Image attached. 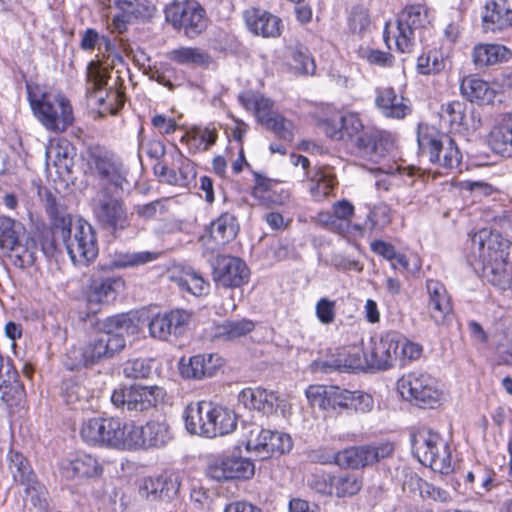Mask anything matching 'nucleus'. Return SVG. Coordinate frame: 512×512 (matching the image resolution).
<instances>
[{
	"mask_svg": "<svg viewBox=\"0 0 512 512\" xmlns=\"http://www.w3.org/2000/svg\"><path fill=\"white\" fill-rule=\"evenodd\" d=\"M413 453L420 463L441 474L453 470L451 450L442 436L427 427H421L411 435Z\"/></svg>",
	"mask_w": 512,
	"mask_h": 512,
	"instance_id": "obj_5",
	"label": "nucleus"
},
{
	"mask_svg": "<svg viewBox=\"0 0 512 512\" xmlns=\"http://www.w3.org/2000/svg\"><path fill=\"white\" fill-rule=\"evenodd\" d=\"M244 19L248 30L264 38H276L281 34V19L272 13L251 8L245 11Z\"/></svg>",
	"mask_w": 512,
	"mask_h": 512,
	"instance_id": "obj_27",
	"label": "nucleus"
},
{
	"mask_svg": "<svg viewBox=\"0 0 512 512\" xmlns=\"http://www.w3.org/2000/svg\"><path fill=\"white\" fill-rule=\"evenodd\" d=\"M205 405H211V402L199 401L187 406L184 418L186 429L189 433L202 436V432L199 431L198 426L206 424V414L204 415L203 412ZM201 429L203 428L200 427V430Z\"/></svg>",
	"mask_w": 512,
	"mask_h": 512,
	"instance_id": "obj_50",
	"label": "nucleus"
},
{
	"mask_svg": "<svg viewBox=\"0 0 512 512\" xmlns=\"http://www.w3.org/2000/svg\"><path fill=\"white\" fill-rule=\"evenodd\" d=\"M486 32L502 31L512 26V8L507 0H490L482 16Z\"/></svg>",
	"mask_w": 512,
	"mask_h": 512,
	"instance_id": "obj_33",
	"label": "nucleus"
},
{
	"mask_svg": "<svg viewBox=\"0 0 512 512\" xmlns=\"http://www.w3.org/2000/svg\"><path fill=\"white\" fill-rule=\"evenodd\" d=\"M133 330V322L126 315L108 318L98 330V358L119 353L125 347V336Z\"/></svg>",
	"mask_w": 512,
	"mask_h": 512,
	"instance_id": "obj_11",
	"label": "nucleus"
},
{
	"mask_svg": "<svg viewBox=\"0 0 512 512\" xmlns=\"http://www.w3.org/2000/svg\"><path fill=\"white\" fill-rule=\"evenodd\" d=\"M306 398L312 407L331 413L349 410L350 390L335 385L314 384L305 391Z\"/></svg>",
	"mask_w": 512,
	"mask_h": 512,
	"instance_id": "obj_13",
	"label": "nucleus"
},
{
	"mask_svg": "<svg viewBox=\"0 0 512 512\" xmlns=\"http://www.w3.org/2000/svg\"><path fill=\"white\" fill-rule=\"evenodd\" d=\"M126 174L123 163L115 155L98 156V193H123V185L128 183Z\"/></svg>",
	"mask_w": 512,
	"mask_h": 512,
	"instance_id": "obj_16",
	"label": "nucleus"
},
{
	"mask_svg": "<svg viewBox=\"0 0 512 512\" xmlns=\"http://www.w3.org/2000/svg\"><path fill=\"white\" fill-rule=\"evenodd\" d=\"M417 142L422 155L445 171L457 169L462 153L454 139L428 124H419Z\"/></svg>",
	"mask_w": 512,
	"mask_h": 512,
	"instance_id": "obj_3",
	"label": "nucleus"
},
{
	"mask_svg": "<svg viewBox=\"0 0 512 512\" xmlns=\"http://www.w3.org/2000/svg\"><path fill=\"white\" fill-rule=\"evenodd\" d=\"M24 395L19 375L9 359L0 355V399L8 406L17 405Z\"/></svg>",
	"mask_w": 512,
	"mask_h": 512,
	"instance_id": "obj_28",
	"label": "nucleus"
},
{
	"mask_svg": "<svg viewBox=\"0 0 512 512\" xmlns=\"http://www.w3.org/2000/svg\"><path fill=\"white\" fill-rule=\"evenodd\" d=\"M239 401L247 408L257 410L264 415L273 414L283 400L273 392L263 388H247L239 394Z\"/></svg>",
	"mask_w": 512,
	"mask_h": 512,
	"instance_id": "obj_31",
	"label": "nucleus"
},
{
	"mask_svg": "<svg viewBox=\"0 0 512 512\" xmlns=\"http://www.w3.org/2000/svg\"><path fill=\"white\" fill-rule=\"evenodd\" d=\"M263 125L272 130L281 139L292 141L294 135V124L279 113L272 115Z\"/></svg>",
	"mask_w": 512,
	"mask_h": 512,
	"instance_id": "obj_52",
	"label": "nucleus"
},
{
	"mask_svg": "<svg viewBox=\"0 0 512 512\" xmlns=\"http://www.w3.org/2000/svg\"><path fill=\"white\" fill-rule=\"evenodd\" d=\"M494 472L489 468L476 465L465 476V484L477 495L488 493L494 486Z\"/></svg>",
	"mask_w": 512,
	"mask_h": 512,
	"instance_id": "obj_46",
	"label": "nucleus"
},
{
	"mask_svg": "<svg viewBox=\"0 0 512 512\" xmlns=\"http://www.w3.org/2000/svg\"><path fill=\"white\" fill-rule=\"evenodd\" d=\"M163 485L160 481V475L155 477H147L143 480L140 487V494L149 501H163V493L161 489Z\"/></svg>",
	"mask_w": 512,
	"mask_h": 512,
	"instance_id": "obj_61",
	"label": "nucleus"
},
{
	"mask_svg": "<svg viewBox=\"0 0 512 512\" xmlns=\"http://www.w3.org/2000/svg\"><path fill=\"white\" fill-rule=\"evenodd\" d=\"M28 89L31 108L41 124L51 132H63L73 122L70 101L62 94L43 93L38 95Z\"/></svg>",
	"mask_w": 512,
	"mask_h": 512,
	"instance_id": "obj_6",
	"label": "nucleus"
},
{
	"mask_svg": "<svg viewBox=\"0 0 512 512\" xmlns=\"http://www.w3.org/2000/svg\"><path fill=\"white\" fill-rule=\"evenodd\" d=\"M444 67L443 61L438 57L437 53L429 52L418 58L417 69L421 74L438 73Z\"/></svg>",
	"mask_w": 512,
	"mask_h": 512,
	"instance_id": "obj_62",
	"label": "nucleus"
},
{
	"mask_svg": "<svg viewBox=\"0 0 512 512\" xmlns=\"http://www.w3.org/2000/svg\"><path fill=\"white\" fill-rule=\"evenodd\" d=\"M124 286L120 278H107L98 286V303H110L116 299V295Z\"/></svg>",
	"mask_w": 512,
	"mask_h": 512,
	"instance_id": "obj_58",
	"label": "nucleus"
},
{
	"mask_svg": "<svg viewBox=\"0 0 512 512\" xmlns=\"http://www.w3.org/2000/svg\"><path fill=\"white\" fill-rule=\"evenodd\" d=\"M466 104L462 101H451L442 105L440 111L441 121L447 124L452 131L460 132L467 129Z\"/></svg>",
	"mask_w": 512,
	"mask_h": 512,
	"instance_id": "obj_44",
	"label": "nucleus"
},
{
	"mask_svg": "<svg viewBox=\"0 0 512 512\" xmlns=\"http://www.w3.org/2000/svg\"><path fill=\"white\" fill-rule=\"evenodd\" d=\"M462 95L470 102L489 103L494 98V91L484 80L475 76L465 77L460 85Z\"/></svg>",
	"mask_w": 512,
	"mask_h": 512,
	"instance_id": "obj_41",
	"label": "nucleus"
},
{
	"mask_svg": "<svg viewBox=\"0 0 512 512\" xmlns=\"http://www.w3.org/2000/svg\"><path fill=\"white\" fill-rule=\"evenodd\" d=\"M133 423L121 419L104 418L98 427V444L116 449H134Z\"/></svg>",
	"mask_w": 512,
	"mask_h": 512,
	"instance_id": "obj_18",
	"label": "nucleus"
},
{
	"mask_svg": "<svg viewBox=\"0 0 512 512\" xmlns=\"http://www.w3.org/2000/svg\"><path fill=\"white\" fill-rule=\"evenodd\" d=\"M151 369L150 360L143 358L129 359L123 364V374L128 379H146Z\"/></svg>",
	"mask_w": 512,
	"mask_h": 512,
	"instance_id": "obj_53",
	"label": "nucleus"
},
{
	"mask_svg": "<svg viewBox=\"0 0 512 512\" xmlns=\"http://www.w3.org/2000/svg\"><path fill=\"white\" fill-rule=\"evenodd\" d=\"M490 145L495 153L503 157H512V119L491 130Z\"/></svg>",
	"mask_w": 512,
	"mask_h": 512,
	"instance_id": "obj_45",
	"label": "nucleus"
},
{
	"mask_svg": "<svg viewBox=\"0 0 512 512\" xmlns=\"http://www.w3.org/2000/svg\"><path fill=\"white\" fill-rule=\"evenodd\" d=\"M166 391L157 385H131L115 390L111 402L115 406H124L131 412H145L163 403Z\"/></svg>",
	"mask_w": 512,
	"mask_h": 512,
	"instance_id": "obj_10",
	"label": "nucleus"
},
{
	"mask_svg": "<svg viewBox=\"0 0 512 512\" xmlns=\"http://www.w3.org/2000/svg\"><path fill=\"white\" fill-rule=\"evenodd\" d=\"M170 279L178 285L180 290L186 291L193 296L200 297L209 292V282L191 268L174 269L171 271Z\"/></svg>",
	"mask_w": 512,
	"mask_h": 512,
	"instance_id": "obj_34",
	"label": "nucleus"
},
{
	"mask_svg": "<svg viewBox=\"0 0 512 512\" xmlns=\"http://www.w3.org/2000/svg\"><path fill=\"white\" fill-rule=\"evenodd\" d=\"M165 16L168 23L183 34L194 39L201 35L209 24L205 9L196 0L176 1L167 6Z\"/></svg>",
	"mask_w": 512,
	"mask_h": 512,
	"instance_id": "obj_9",
	"label": "nucleus"
},
{
	"mask_svg": "<svg viewBox=\"0 0 512 512\" xmlns=\"http://www.w3.org/2000/svg\"><path fill=\"white\" fill-rule=\"evenodd\" d=\"M166 57L179 65L207 67L212 62V57L202 48L181 46L167 52Z\"/></svg>",
	"mask_w": 512,
	"mask_h": 512,
	"instance_id": "obj_39",
	"label": "nucleus"
},
{
	"mask_svg": "<svg viewBox=\"0 0 512 512\" xmlns=\"http://www.w3.org/2000/svg\"><path fill=\"white\" fill-rule=\"evenodd\" d=\"M341 139L354 144L372 161L378 162L392 148L393 142L379 130L365 129L356 113H347L340 118Z\"/></svg>",
	"mask_w": 512,
	"mask_h": 512,
	"instance_id": "obj_4",
	"label": "nucleus"
},
{
	"mask_svg": "<svg viewBox=\"0 0 512 512\" xmlns=\"http://www.w3.org/2000/svg\"><path fill=\"white\" fill-rule=\"evenodd\" d=\"M483 262V274L489 283L502 290L512 282V243L498 232L483 228L471 238Z\"/></svg>",
	"mask_w": 512,
	"mask_h": 512,
	"instance_id": "obj_2",
	"label": "nucleus"
},
{
	"mask_svg": "<svg viewBox=\"0 0 512 512\" xmlns=\"http://www.w3.org/2000/svg\"><path fill=\"white\" fill-rule=\"evenodd\" d=\"M122 194L98 193V224L111 236H115L117 230H123L127 226V212Z\"/></svg>",
	"mask_w": 512,
	"mask_h": 512,
	"instance_id": "obj_15",
	"label": "nucleus"
},
{
	"mask_svg": "<svg viewBox=\"0 0 512 512\" xmlns=\"http://www.w3.org/2000/svg\"><path fill=\"white\" fill-rule=\"evenodd\" d=\"M292 446V439L288 434L271 431L269 443L266 444L264 459L268 458L274 453L283 454L289 452L292 449Z\"/></svg>",
	"mask_w": 512,
	"mask_h": 512,
	"instance_id": "obj_56",
	"label": "nucleus"
},
{
	"mask_svg": "<svg viewBox=\"0 0 512 512\" xmlns=\"http://www.w3.org/2000/svg\"><path fill=\"white\" fill-rule=\"evenodd\" d=\"M116 3L121 13L113 15L112 26L118 33L124 32L128 23L149 18L155 11L149 0L116 1Z\"/></svg>",
	"mask_w": 512,
	"mask_h": 512,
	"instance_id": "obj_30",
	"label": "nucleus"
},
{
	"mask_svg": "<svg viewBox=\"0 0 512 512\" xmlns=\"http://www.w3.org/2000/svg\"><path fill=\"white\" fill-rule=\"evenodd\" d=\"M239 232V224L236 217L228 212L222 213L211 222L209 227L210 237L217 246H223L232 241Z\"/></svg>",
	"mask_w": 512,
	"mask_h": 512,
	"instance_id": "obj_37",
	"label": "nucleus"
},
{
	"mask_svg": "<svg viewBox=\"0 0 512 512\" xmlns=\"http://www.w3.org/2000/svg\"><path fill=\"white\" fill-rule=\"evenodd\" d=\"M191 320V313L183 309H175L154 315L148 322V331L152 338L168 340L170 336L184 333Z\"/></svg>",
	"mask_w": 512,
	"mask_h": 512,
	"instance_id": "obj_17",
	"label": "nucleus"
},
{
	"mask_svg": "<svg viewBox=\"0 0 512 512\" xmlns=\"http://www.w3.org/2000/svg\"><path fill=\"white\" fill-rule=\"evenodd\" d=\"M374 401L371 395L362 391H350L349 410L367 413L372 410Z\"/></svg>",
	"mask_w": 512,
	"mask_h": 512,
	"instance_id": "obj_64",
	"label": "nucleus"
},
{
	"mask_svg": "<svg viewBox=\"0 0 512 512\" xmlns=\"http://www.w3.org/2000/svg\"><path fill=\"white\" fill-rule=\"evenodd\" d=\"M223 365V359L216 353L197 354L189 358L188 362L182 359L179 370L186 379L201 380L213 376Z\"/></svg>",
	"mask_w": 512,
	"mask_h": 512,
	"instance_id": "obj_25",
	"label": "nucleus"
},
{
	"mask_svg": "<svg viewBox=\"0 0 512 512\" xmlns=\"http://www.w3.org/2000/svg\"><path fill=\"white\" fill-rule=\"evenodd\" d=\"M397 390L403 400L423 409L438 407L444 398L443 390L436 378L423 371L403 375L397 381Z\"/></svg>",
	"mask_w": 512,
	"mask_h": 512,
	"instance_id": "obj_7",
	"label": "nucleus"
},
{
	"mask_svg": "<svg viewBox=\"0 0 512 512\" xmlns=\"http://www.w3.org/2000/svg\"><path fill=\"white\" fill-rule=\"evenodd\" d=\"M245 105L253 106L255 116L257 120L262 124H264L272 115H275L277 113L272 110L273 101L262 95H256L252 98L247 99Z\"/></svg>",
	"mask_w": 512,
	"mask_h": 512,
	"instance_id": "obj_55",
	"label": "nucleus"
},
{
	"mask_svg": "<svg viewBox=\"0 0 512 512\" xmlns=\"http://www.w3.org/2000/svg\"><path fill=\"white\" fill-rule=\"evenodd\" d=\"M344 351L349 370L370 369L367 346L352 347Z\"/></svg>",
	"mask_w": 512,
	"mask_h": 512,
	"instance_id": "obj_57",
	"label": "nucleus"
},
{
	"mask_svg": "<svg viewBox=\"0 0 512 512\" xmlns=\"http://www.w3.org/2000/svg\"><path fill=\"white\" fill-rule=\"evenodd\" d=\"M95 355L96 345L93 343L81 347H74L67 353L64 366L70 371L81 367H91L94 365Z\"/></svg>",
	"mask_w": 512,
	"mask_h": 512,
	"instance_id": "obj_48",
	"label": "nucleus"
},
{
	"mask_svg": "<svg viewBox=\"0 0 512 512\" xmlns=\"http://www.w3.org/2000/svg\"><path fill=\"white\" fill-rule=\"evenodd\" d=\"M410 482L418 487L420 495L423 498H429L439 502H447L450 499L448 491L440 487H436L416 475L410 477Z\"/></svg>",
	"mask_w": 512,
	"mask_h": 512,
	"instance_id": "obj_54",
	"label": "nucleus"
},
{
	"mask_svg": "<svg viewBox=\"0 0 512 512\" xmlns=\"http://www.w3.org/2000/svg\"><path fill=\"white\" fill-rule=\"evenodd\" d=\"M218 133L215 128L194 126L185 132L181 141L186 143L192 154L205 152L217 141Z\"/></svg>",
	"mask_w": 512,
	"mask_h": 512,
	"instance_id": "obj_36",
	"label": "nucleus"
},
{
	"mask_svg": "<svg viewBox=\"0 0 512 512\" xmlns=\"http://www.w3.org/2000/svg\"><path fill=\"white\" fill-rule=\"evenodd\" d=\"M46 168L49 173L54 172L63 180H69L74 165L75 149L65 139L51 141L46 147Z\"/></svg>",
	"mask_w": 512,
	"mask_h": 512,
	"instance_id": "obj_21",
	"label": "nucleus"
},
{
	"mask_svg": "<svg viewBox=\"0 0 512 512\" xmlns=\"http://www.w3.org/2000/svg\"><path fill=\"white\" fill-rule=\"evenodd\" d=\"M510 56V50L499 44H478L472 51L473 63L479 68L507 61Z\"/></svg>",
	"mask_w": 512,
	"mask_h": 512,
	"instance_id": "obj_38",
	"label": "nucleus"
},
{
	"mask_svg": "<svg viewBox=\"0 0 512 512\" xmlns=\"http://www.w3.org/2000/svg\"><path fill=\"white\" fill-rule=\"evenodd\" d=\"M249 269L238 257L218 256L214 265L215 282L225 288L240 287L248 281Z\"/></svg>",
	"mask_w": 512,
	"mask_h": 512,
	"instance_id": "obj_20",
	"label": "nucleus"
},
{
	"mask_svg": "<svg viewBox=\"0 0 512 512\" xmlns=\"http://www.w3.org/2000/svg\"><path fill=\"white\" fill-rule=\"evenodd\" d=\"M23 226L13 219L5 216L0 217V249L14 251L19 247V236Z\"/></svg>",
	"mask_w": 512,
	"mask_h": 512,
	"instance_id": "obj_49",
	"label": "nucleus"
},
{
	"mask_svg": "<svg viewBox=\"0 0 512 512\" xmlns=\"http://www.w3.org/2000/svg\"><path fill=\"white\" fill-rule=\"evenodd\" d=\"M428 23L426 9L422 5H410L399 14L396 24L387 23L384 29V41L391 49L390 38L394 39L396 49L402 53L410 52L415 44V31Z\"/></svg>",
	"mask_w": 512,
	"mask_h": 512,
	"instance_id": "obj_8",
	"label": "nucleus"
},
{
	"mask_svg": "<svg viewBox=\"0 0 512 512\" xmlns=\"http://www.w3.org/2000/svg\"><path fill=\"white\" fill-rule=\"evenodd\" d=\"M375 105L383 116L392 119H403L412 111L410 100L398 94L392 87L377 89Z\"/></svg>",
	"mask_w": 512,
	"mask_h": 512,
	"instance_id": "obj_26",
	"label": "nucleus"
},
{
	"mask_svg": "<svg viewBox=\"0 0 512 512\" xmlns=\"http://www.w3.org/2000/svg\"><path fill=\"white\" fill-rule=\"evenodd\" d=\"M362 478L353 473H343L329 477V488L322 492L337 497H349L356 495L362 488Z\"/></svg>",
	"mask_w": 512,
	"mask_h": 512,
	"instance_id": "obj_40",
	"label": "nucleus"
},
{
	"mask_svg": "<svg viewBox=\"0 0 512 512\" xmlns=\"http://www.w3.org/2000/svg\"><path fill=\"white\" fill-rule=\"evenodd\" d=\"M118 76L114 79L105 76L98 60V117H102L107 113L116 115L123 107L125 99L124 94L116 89L118 84Z\"/></svg>",
	"mask_w": 512,
	"mask_h": 512,
	"instance_id": "obj_23",
	"label": "nucleus"
},
{
	"mask_svg": "<svg viewBox=\"0 0 512 512\" xmlns=\"http://www.w3.org/2000/svg\"><path fill=\"white\" fill-rule=\"evenodd\" d=\"M315 313L321 324L333 323L336 318V302L326 297L319 299L315 305Z\"/></svg>",
	"mask_w": 512,
	"mask_h": 512,
	"instance_id": "obj_59",
	"label": "nucleus"
},
{
	"mask_svg": "<svg viewBox=\"0 0 512 512\" xmlns=\"http://www.w3.org/2000/svg\"><path fill=\"white\" fill-rule=\"evenodd\" d=\"M134 449L163 447L171 439L169 425L165 421H149L144 426L133 424Z\"/></svg>",
	"mask_w": 512,
	"mask_h": 512,
	"instance_id": "obj_24",
	"label": "nucleus"
},
{
	"mask_svg": "<svg viewBox=\"0 0 512 512\" xmlns=\"http://www.w3.org/2000/svg\"><path fill=\"white\" fill-rule=\"evenodd\" d=\"M62 474L67 479L76 477H92L96 473V458L84 454L75 460L63 463Z\"/></svg>",
	"mask_w": 512,
	"mask_h": 512,
	"instance_id": "obj_47",
	"label": "nucleus"
},
{
	"mask_svg": "<svg viewBox=\"0 0 512 512\" xmlns=\"http://www.w3.org/2000/svg\"><path fill=\"white\" fill-rule=\"evenodd\" d=\"M243 437L245 438L246 449L249 452L257 453L261 459H264L266 444L269 443L271 431L258 424L248 423L243 426Z\"/></svg>",
	"mask_w": 512,
	"mask_h": 512,
	"instance_id": "obj_42",
	"label": "nucleus"
},
{
	"mask_svg": "<svg viewBox=\"0 0 512 512\" xmlns=\"http://www.w3.org/2000/svg\"><path fill=\"white\" fill-rule=\"evenodd\" d=\"M402 335L390 331L379 339L371 338L367 346L370 369L386 370L399 358Z\"/></svg>",
	"mask_w": 512,
	"mask_h": 512,
	"instance_id": "obj_14",
	"label": "nucleus"
},
{
	"mask_svg": "<svg viewBox=\"0 0 512 512\" xmlns=\"http://www.w3.org/2000/svg\"><path fill=\"white\" fill-rule=\"evenodd\" d=\"M255 323L249 319L226 320L211 327L208 336L215 341H231L253 331Z\"/></svg>",
	"mask_w": 512,
	"mask_h": 512,
	"instance_id": "obj_35",
	"label": "nucleus"
},
{
	"mask_svg": "<svg viewBox=\"0 0 512 512\" xmlns=\"http://www.w3.org/2000/svg\"><path fill=\"white\" fill-rule=\"evenodd\" d=\"M427 290V311L430 318L436 323L441 324L452 311L450 296L446 287L439 281L429 279L426 281Z\"/></svg>",
	"mask_w": 512,
	"mask_h": 512,
	"instance_id": "obj_29",
	"label": "nucleus"
},
{
	"mask_svg": "<svg viewBox=\"0 0 512 512\" xmlns=\"http://www.w3.org/2000/svg\"><path fill=\"white\" fill-rule=\"evenodd\" d=\"M337 184L336 176L329 167H318L307 173L308 190L316 202H322L331 196Z\"/></svg>",
	"mask_w": 512,
	"mask_h": 512,
	"instance_id": "obj_32",
	"label": "nucleus"
},
{
	"mask_svg": "<svg viewBox=\"0 0 512 512\" xmlns=\"http://www.w3.org/2000/svg\"><path fill=\"white\" fill-rule=\"evenodd\" d=\"M275 186H279L278 181L257 174L252 196L258 201H271L269 192H271V189Z\"/></svg>",
	"mask_w": 512,
	"mask_h": 512,
	"instance_id": "obj_63",
	"label": "nucleus"
},
{
	"mask_svg": "<svg viewBox=\"0 0 512 512\" xmlns=\"http://www.w3.org/2000/svg\"><path fill=\"white\" fill-rule=\"evenodd\" d=\"M24 494L25 500L30 501L34 507L40 510L46 509L48 492L38 478L24 485Z\"/></svg>",
	"mask_w": 512,
	"mask_h": 512,
	"instance_id": "obj_51",
	"label": "nucleus"
},
{
	"mask_svg": "<svg viewBox=\"0 0 512 512\" xmlns=\"http://www.w3.org/2000/svg\"><path fill=\"white\" fill-rule=\"evenodd\" d=\"M7 460L8 470L14 482L24 486L37 478L29 461L23 454L10 450Z\"/></svg>",
	"mask_w": 512,
	"mask_h": 512,
	"instance_id": "obj_43",
	"label": "nucleus"
},
{
	"mask_svg": "<svg viewBox=\"0 0 512 512\" xmlns=\"http://www.w3.org/2000/svg\"><path fill=\"white\" fill-rule=\"evenodd\" d=\"M394 446L390 442H382L375 445L353 446L339 451L335 454L337 465L360 469L372 466L382 459L392 455Z\"/></svg>",
	"mask_w": 512,
	"mask_h": 512,
	"instance_id": "obj_12",
	"label": "nucleus"
},
{
	"mask_svg": "<svg viewBox=\"0 0 512 512\" xmlns=\"http://www.w3.org/2000/svg\"><path fill=\"white\" fill-rule=\"evenodd\" d=\"M204 414L206 413V424L202 426L200 431L202 436L213 438L232 433L237 427V416L234 411L227 407L214 405H205ZM201 426H198L200 429Z\"/></svg>",
	"mask_w": 512,
	"mask_h": 512,
	"instance_id": "obj_22",
	"label": "nucleus"
},
{
	"mask_svg": "<svg viewBox=\"0 0 512 512\" xmlns=\"http://www.w3.org/2000/svg\"><path fill=\"white\" fill-rule=\"evenodd\" d=\"M292 66L302 74H313L315 64L307 50L293 49L291 51Z\"/></svg>",
	"mask_w": 512,
	"mask_h": 512,
	"instance_id": "obj_60",
	"label": "nucleus"
},
{
	"mask_svg": "<svg viewBox=\"0 0 512 512\" xmlns=\"http://www.w3.org/2000/svg\"><path fill=\"white\" fill-rule=\"evenodd\" d=\"M255 473L254 463L244 457H226L211 463L207 475L217 481L247 480Z\"/></svg>",
	"mask_w": 512,
	"mask_h": 512,
	"instance_id": "obj_19",
	"label": "nucleus"
},
{
	"mask_svg": "<svg viewBox=\"0 0 512 512\" xmlns=\"http://www.w3.org/2000/svg\"><path fill=\"white\" fill-rule=\"evenodd\" d=\"M46 211L51 219L53 242H61L75 265L89 266L96 259L95 232L83 219L72 224L64 204L52 194L46 196Z\"/></svg>",
	"mask_w": 512,
	"mask_h": 512,
	"instance_id": "obj_1",
	"label": "nucleus"
}]
</instances>
